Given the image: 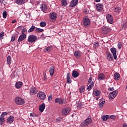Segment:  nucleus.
<instances>
[{
  "instance_id": "1",
  "label": "nucleus",
  "mask_w": 127,
  "mask_h": 127,
  "mask_svg": "<svg viewBox=\"0 0 127 127\" xmlns=\"http://www.w3.org/2000/svg\"><path fill=\"white\" fill-rule=\"evenodd\" d=\"M92 81L93 78H92V77H90L88 81V84L89 85L88 87H87L88 91H90L91 89H93V87H94L95 82Z\"/></svg>"
},
{
  "instance_id": "2",
  "label": "nucleus",
  "mask_w": 127,
  "mask_h": 127,
  "mask_svg": "<svg viewBox=\"0 0 127 127\" xmlns=\"http://www.w3.org/2000/svg\"><path fill=\"white\" fill-rule=\"evenodd\" d=\"M37 37L34 35H30L28 36L27 41L30 43H33L35 41H37Z\"/></svg>"
},
{
  "instance_id": "3",
  "label": "nucleus",
  "mask_w": 127,
  "mask_h": 127,
  "mask_svg": "<svg viewBox=\"0 0 127 127\" xmlns=\"http://www.w3.org/2000/svg\"><path fill=\"white\" fill-rule=\"evenodd\" d=\"M15 102L16 105H18L19 106L24 105L25 103L24 99L19 97H17L15 98Z\"/></svg>"
},
{
  "instance_id": "4",
  "label": "nucleus",
  "mask_w": 127,
  "mask_h": 127,
  "mask_svg": "<svg viewBox=\"0 0 127 127\" xmlns=\"http://www.w3.org/2000/svg\"><path fill=\"white\" fill-rule=\"evenodd\" d=\"M117 96H118V91L114 90L109 93L108 97L110 100H114Z\"/></svg>"
},
{
  "instance_id": "5",
  "label": "nucleus",
  "mask_w": 127,
  "mask_h": 127,
  "mask_svg": "<svg viewBox=\"0 0 127 127\" xmlns=\"http://www.w3.org/2000/svg\"><path fill=\"white\" fill-rule=\"evenodd\" d=\"M37 97L39 99H40V100H41L42 101H43L46 99V95L45 94V93L42 91L39 92L37 93Z\"/></svg>"
},
{
  "instance_id": "6",
  "label": "nucleus",
  "mask_w": 127,
  "mask_h": 127,
  "mask_svg": "<svg viewBox=\"0 0 127 127\" xmlns=\"http://www.w3.org/2000/svg\"><path fill=\"white\" fill-rule=\"evenodd\" d=\"M29 94L31 96H34V95H36L38 92L37 89L34 86H32L29 89Z\"/></svg>"
},
{
  "instance_id": "7",
  "label": "nucleus",
  "mask_w": 127,
  "mask_h": 127,
  "mask_svg": "<svg viewBox=\"0 0 127 127\" xmlns=\"http://www.w3.org/2000/svg\"><path fill=\"white\" fill-rule=\"evenodd\" d=\"M92 124V119L91 118H87L84 120L81 124V127H85V126H89Z\"/></svg>"
},
{
  "instance_id": "8",
  "label": "nucleus",
  "mask_w": 127,
  "mask_h": 127,
  "mask_svg": "<svg viewBox=\"0 0 127 127\" xmlns=\"http://www.w3.org/2000/svg\"><path fill=\"white\" fill-rule=\"evenodd\" d=\"M70 112H71V109L69 107H65L63 109L62 114L63 116H67Z\"/></svg>"
},
{
  "instance_id": "9",
  "label": "nucleus",
  "mask_w": 127,
  "mask_h": 127,
  "mask_svg": "<svg viewBox=\"0 0 127 127\" xmlns=\"http://www.w3.org/2000/svg\"><path fill=\"white\" fill-rule=\"evenodd\" d=\"M83 23L84 26H89L91 23V21H90L88 17H84L83 20Z\"/></svg>"
},
{
  "instance_id": "10",
  "label": "nucleus",
  "mask_w": 127,
  "mask_h": 127,
  "mask_svg": "<svg viewBox=\"0 0 127 127\" xmlns=\"http://www.w3.org/2000/svg\"><path fill=\"white\" fill-rule=\"evenodd\" d=\"M55 103L59 104V105H63V104H66V100L62 99L60 98H57L55 99Z\"/></svg>"
},
{
  "instance_id": "11",
  "label": "nucleus",
  "mask_w": 127,
  "mask_h": 127,
  "mask_svg": "<svg viewBox=\"0 0 127 127\" xmlns=\"http://www.w3.org/2000/svg\"><path fill=\"white\" fill-rule=\"evenodd\" d=\"M95 7L97 11H102L104 9V5L102 3H97L96 4Z\"/></svg>"
},
{
  "instance_id": "12",
  "label": "nucleus",
  "mask_w": 127,
  "mask_h": 127,
  "mask_svg": "<svg viewBox=\"0 0 127 127\" xmlns=\"http://www.w3.org/2000/svg\"><path fill=\"white\" fill-rule=\"evenodd\" d=\"M106 19L110 24H113L114 23V20H113V16L111 14H108L106 15Z\"/></svg>"
},
{
  "instance_id": "13",
  "label": "nucleus",
  "mask_w": 127,
  "mask_h": 127,
  "mask_svg": "<svg viewBox=\"0 0 127 127\" xmlns=\"http://www.w3.org/2000/svg\"><path fill=\"white\" fill-rule=\"evenodd\" d=\"M111 31V28L108 27H103L102 28V33L103 34H108Z\"/></svg>"
},
{
  "instance_id": "14",
  "label": "nucleus",
  "mask_w": 127,
  "mask_h": 127,
  "mask_svg": "<svg viewBox=\"0 0 127 127\" xmlns=\"http://www.w3.org/2000/svg\"><path fill=\"white\" fill-rule=\"evenodd\" d=\"M110 51L112 53L114 59H117V49L115 48H112L110 49Z\"/></svg>"
},
{
  "instance_id": "15",
  "label": "nucleus",
  "mask_w": 127,
  "mask_h": 127,
  "mask_svg": "<svg viewBox=\"0 0 127 127\" xmlns=\"http://www.w3.org/2000/svg\"><path fill=\"white\" fill-rule=\"evenodd\" d=\"M78 0H72L70 3L69 6L70 7H74L78 4Z\"/></svg>"
},
{
  "instance_id": "16",
  "label": "nucleus",
  "mask_w": 127,
  "mask_h": 127,
  "mask_svg": "<svg viewBox=\"0 0 127 127\" xmlns=\"http://www.w3.org/2000/svg\"><path fill=\"white\" fill-rule=\"evenodd\" d=\"M50 18L52 20H55L57 18V14L55 12H51L49 14Z\"/></svg>"
},
{
  "instance_id": "17",
  "label": "nucleus",
  "mask_w": 127,
  "mask_h": 127,
  "mask_svg": "<svg viewBox=\"0 0 127 127\" xmlns=\"http://www.w3.org/2000/svg\"><path fill=\"white\" fill-rule=\"evenodd\" d=\"M106 78V76L104 73H100L98 76V80L99 81H103V80H105Z\"/></svg>"
},
{
  "instance_id": "18",
  "label": "nucleus",
  "mask_w": 127,
  "mask_h": 127,
  "mask_svg": "<svg viewBox=\"0 0 127 127\" xmlns=\"http://www.w3.org/2000/svg\"><path fill=\"white\" fill-rule=\"evenodd\" d=\"M39 110L41 113L43 112L44 111V110H45V104L43 103L39 105Z\"/></svg>"
},
{
  "instance_id": "19",
  "label": "nucleus",
  "mask_w": 127,
  "mask_h": 127,
  "mask_svg": "<svg viewBox=\"0 0 127 127\" xmlns=\"http://www.w3.org/2000/svg\"><path fill=\"white\" fill-rule=\"evenodd\" d=\"M22 85H23L22 82H21L20 81H18V82H16V83L15 84V87L16 89H20V88H21V87H22Z\"/></svg>"
},
{
  "instance_id": "20",
  "label": "nucleus",
  "mask_w": 127,
  "mask_h": 127,
  "mask_svg": "<svg viewBox=\"0 0 127 127\" xmlns=\"http://www.w3.org/2000/svg\"><path fill=\"white\" fill-rule=\"evenodd\" d=\"M14 121V117L13 116H10L8 118L7 120V123L8 124H12Z\"/></svg>"
},
{
  "instance_id": "21",
  "label": "nucleus",
  "mask_w": 127,
  "mask_h": 127,
  "mask_svg": "<svg viewBox=\"0 0 127 127\" xmlns=\"http://www.w3.org/2000/svg\"><path fill=\"white\" fill-rule=\"evenodd\" d=\"M72 82V80H71V78L70 77V73H67L66 76V83L67 84H70Z\"/></svg>"
},
{
  "instance_id": "22",
  "label": "nucleus",
  "mask_w": 127,
  "mask_h": 127,
  "mask_svg": "<svg viewBox=\"0 0 127 127\" xmlns=\"http://www.w3.org/2000/svg\"><path fill=\"white\" fill-rule=\"evenodd\" d=\"M72 76L73 78H77L79 77V72L76 70H73L72 71Z\"/></svg>"
},
{
  "instance_id": "23",
  "label": "nucleus",
  "mask_w": 127,
  "mask_h": 127,
  "mask_svg": "<svg viewBox=\"0 0 127 127\" xmlns=\"http://www.w3.org/2000/svg\"><path fill=\"white\" fill-rule=\"evenodd\" d=\"M40 8L43 11H46L47 10V6L45 4H42Z\"/></svg>"
},
{
  "instance_id": "24",
  "label": "nucleus",
  "mask_w": 127,
  "mask_h": 127,
  "mask_svg": "<svg viewBox=\"0 0 127 127\" xmlns=\"http://www.w3.org/2000/svg\"><path fill=\"white\" fill-rule=\"evenodd\" d=\"M25 38H26V36H25V35L22 36L20 35L18 39V42H21V41H23V40H24Z\"/></svg>"
},
{
  "instance_id": "25",
  "label": "nucleus",
  "mask_w": 127,
  "mask_h": 127,
  "mask_svg": "<svg viewBox=\"0 0 127 127\" xmlns=\"http://www.w3.org/2000/svg\"><path fill=\"white\" fill-rule=\"evenodd\" d=\"M14 0L16 3H17V4H19V5L23 4V3L25 2V0Z\"/></svg>"
},
{
  "instance_id": "26",
  "label": "nucleus",
  "mask_w": 127,
  "mask_h": 127,
  "mask_svg": "<svg viewBox=\"0 0 127 127\" xmlns=\"http://www.w3.org/2000/svg\"><path fill=\"white\" fill-rule=\"evenodd\" d=\"M55 70V67H54V66L50 67V70H49L50 75L52 76V75H53V74H54Z\"/></svg>"
},
{
  "instance_id": "27",
  "label": "nucleus",
  "mask_w": 127,
  "mask_h": 127,
  "mask_svg": "<svg viewBox=\"0 0 127 127\" xmlns=\"http://www.w3.org/2000/svg\"><path fill=\"white\" fill-rule=\"evenodd\" d=\"M120 75L119 74V73L118 72H116L114 75V79L116 80V81H118V80H120Z\"/></svg>"
},
{
  "instance_id": "28",
  "label": "nucleus",
  "mask_w": 127,
  "mask_h": 127,
  "mask_svg": "<svg viewBox=\"0 0 127 127\" xmlns=\"http://www.w3.org/2000/svg\"><path fill=\"white\" fill-rule=\"evenodd\" d=\"M107 59L109 60V61H112V60H113V56L112 54H111V53H107Z\"/></svg>"
},
{
  "instance_id": "29",
  "label": "nucleus",
  "mask_w": 127,
  "mask_h": 127,
  "mask_svg": "<svg viewBox=\"0 0 127 127\" xmlns=\"http://www.w3.org/2000/svg\"><path fill=\"white\" fill-rule=\"evenodd\" d=\"M51 48H52V47H51V46H50L49 47L45 48L44 49V52H46L47 53H48V52H50V51L51 50Z\"/></svg>"
},
{
  "instance_id": "30",
  "label": "nucleus",
  "mask_w": 127,
  "mask_h": 127,
  "mask_svg": "<svg viewBox=\"0 0 127 127\" xmlns=\"http://www.w3.org/2000/svg\"><path fill=\"white\" fill-rule=\"evenodd\" d=\"M74 55L76 58H79L81 56V53L78 51H76L74 53Z\"/></svg>"
},
{
  "instance_id": "31",
  "label": "nucleus",
  "mask_w": 127,
  "mask_h": 127,
  "mask_svg": "<svg viewBox=\"0 0 127 127\" xmlns=\"http://www.w3.org/2000/svg\"><path fill=\"white\" fill-rule=\"evenodd\" d=\"M103 121H106L107 120H109L110 119V116L109 115H103L101 117Z\"/></svg>"
},
{
  "instance_id": "32",
  "label": "nucleus",
  "mask_w": 127,
  "mask_h": 127,
  "mask_svg": "<svg viewBox=\"0 0 127 127\" xmlns=\"http://www.w3.org/2000/svg\"><path fill=\"white\" fill-rule=\"evenodd\" d=\"M7 64H8V65L11 64V57H10V56H8L7 58Z\"/></svg>"
},
{
  "instance_id": "33",
  "label": "nucleus",
  "mask_w": 127,
  "mask_h": 127,
  "mask_svg": "<svg viewBox=\"0 0 127 127\" xmlns=\"http://www.w3.org/2000/svg\"><path fill=\"white\" fill-rule=\"evenodd\" d=\"M4 122H5V119L4 118L1 117L0 118V126H2L3 124H4Z\"/></svg>"
},
{
  "instance_id": "34",
  "label": "nucleus",
  "mask_w": 127,
  "mask_h": 127,
  "mask_svg": "<svg viewBox=\"0 0 127 127\" xmlns=\"http://www.w3.org/2000/svg\"><path fill=\"white\" fill-rule=\"evenodd\" d=\"M67 4H68V2H67V0H62V6H66Z\"/></svg>"
},
{
  "instance_id": "35",
  "label": "nucleus",
  "mask_w": 127,
  "mask_h": 127,
  "mask_svg": "<svg viewBox=\"0 0 127 127\" xmlns=\"http://www.w3.org/2000/svg\"><path fill=\"white\" fill-rule=\"evenodd\" d=\"M113 11L115 12H118V13H120L121 11V7H118L114 8Z\"/></svg>"
},
{
  "instance_id": "36",
  "label": "nucleus",
  "mask_w": 127,
  "mask_h": 127,
  "mask_svg": "<svg viewBox=\"0 0 127 127\" xmlns=\"http://www.w3.org/2000/svg\"><path fill=\"white\" fill-rule=\"evenodd\" d=\"M35 29V26L33 25L28 30V32H29V33H30V32H32V31H33Z\"/></svg>"
},
{
  "instance_id": "37",
  "label": "nucleus",
  "mask_w": 127,
  "mask_h": 127,
  "mask_svg": "<svg viewBox=\"0 0 127 127\" xmlns=\"http://www.w3.org/2000/svg\"><path fill=\"white\" fill-rule=\"evenodd\" d=\"M100 93H101V91H100L99 90H95L93 92V95H94V96H99V95H100Z\"/></svg>"
},
{
  "instance_id": "38",
  "label": "nucleus",
  "mask_w": 127,
  "mask_h": 127,
  "mask_svg": "<svg viewBox=\"0 0 127 127\" xmlns=\"http://www.w3.org/2000/svg\"><path fill=\"white\" fill-rule=\"evenodd\" d=\"M80 93H84L85 92V86H81L79 90Z\"/></svg>"
},
{
  "instance_id": "39",
  "label": "nucleus",
  "mask_w": 127,
  "mask_h": 127,
  "mask_svg": "<svg viewBox=\"0 0 127 127\" xmlns=\"http://www.w3.org/2000/svg\"><path fill=\"white\" fill-rule=\"evenodd\" d=\"M40 26H41V27H45V26H46V22L43 21L41 22Z\"/></svg>"
},
{
  "instance_id": "40",
  "label": "nucleus",
  "mask_w": 127,
  "mask_h": 127,
  "mask_svg": "<svg viewBox=\"0 0 127 127\" xmlns=\"http://www.w3.org/2000/svg\"><path fill=\"white\" fill-rule=\"evenodd\" d=\"M44 31V30L43 29H40L39 28H36L35 29L36 32H43Z\"/></svg>"
},
{
  "instance_id": "41",
  "label": "nucleus",
  "mask_w": 127,
  "mask_h": 127,
  "mask_svg": "<svg viewBox=\"0 0 127 127\" xmlns=\"http://www.w3.org/2000/svg\"><path fill=\"white\" fill-rule=\"evenodd\" d=\"M105 104V101H100L99 102V107L100 108H103V105Z\"/></svg>"
},
{
  "instance_id": "42",
  "label": "nucleus",
  "mask_w": 127,
  "mask_h": 127,
  "mask_svg": "<svg viewBox=\"0 0 127 127\" xmlns=\"http://www.w3.org/2000/svg\"><path fill=\"white\" fill-rule=\"evenodd\" d=\"M3 36H4V32H1V33H0V40L3 38Z\"/></svg>"
},
{
  "instance_id": "43",
  "label": "nucleus",
  "mask_w": 127,
  "mask_h": 127,
  "mask_svg": "<svg viewBox=\"0 0 127 127\" xmlns=\"http://www.w3.org/2000/svg\"><path fill=\"white\" fill-rule=\"evenodd\" d=\"M99 46H100V45H99V43L98 42H95L93 44V47H94L95 48H97L99 47Z\"/></svg>"
},
{
  "instance_id": "44",
  "label": "nucleus",
  "mask_w": 127,
  "mask_h": 127,
  "mask_svg": "<svg viewBox=\"0 0 127 127\" xmlns=\"http://www.w3.org/2000/svg\"><path fill=\"white\" fill-rule=\"evenodd\" d=\"M109 119H112V120H114V121H115V120L117 119V117L115 115H111L109 116Z\"/></svg>"
},
{
  "instance_id": "45",
  "label": "nucleus",
  "mask_w": 127,
  "mask_h": 127,
  "mask_svg": "<svg viewBox=\"0 0 127 127\" xmlns=\"http://www.w3.org/2000/svg\"><path fill=\"white\" fill-rule=\"evenodd\" d=\"M4 116H7V112H3L2 113L0 117L1 118H3Z\"/></svg>"
},
{
  "instance_id": "46",
  "label": "nucleus",
  "mask_w": 127,
  "mask_h": 127,
  "mask_svg": "<svg viewBox=\"0 0 127 127\" xmlns=\"http://www.w3.org/2000/svg\"><path fill=\"white\" fill-rule=\"evenodd\" d=\"M2 15H3V18H5L7 15V13H6V11H4L2 13Z\"/></svg>"
},
{
  "instance_id": "47",
  "label": "nucleus",
  "mask_w": 127,
  "mask_h": 127,
  "mask_svg": "<svg viewBox=\"0 0 127 127\" xmlns=\"http://www.w3.org/2000/svg\"><path fill=\"white\" fill-rule=\"evenodd\" d=\"M108 90L111 91V92H112V91H114L115 90V88L114 87H109L108 88Z\"/></svg>"
},
{
  "instance_id": "48",
  "label": "nucleus",
  "mask_w": 127,
  "mask_h": 127,
  "mask_svg": "<svg viewBox=\"0 0 127 127\" xmlns=\"http://www.w3.org/2000/svg\"><path fill=\"white\" fill-rule=\"evenodd\" d=\"M84 13H85V14H88V13H89V10H88V9H84Z\"/></svg>"
},
{
  "instance_id": "49",
  "label": "nucleus",
  "mask_w": 127,
  "mask_h": 127,
  "mask_svg": "<svg viewBox=\"0 0 127 127\" xmlns=\"http://www.w3.org/2000/svg\"><path fill=\"white\" fill-rule=\"evenodd\" d=\"M14 40H15V37H14V36H12L11 38V41L13 42V41H14Z\"/></svg>"
},
{
  "instance_id": "50",
  "label": "nucleus",
  "mask_w": 127,
  "mask_h": 127,
  "mask_svg": "<svg viewBox=\"0 0 127 127\" xmlns=\"http://www.w3.org/2000/svg\"><path fill=\"white\" fill-rule=\"evenodd\" d=\"M48 101H52V95H50L48 97Z\"/></svg>"
},
{
  "instance_id": "51",
  "label": "nucleus",
  "mask_w": 127,
  "mask_h": 127,
  "mask_svg": "<svg viewBox=\"0 0 127 127\" xmlns=\"http://www.w3.org/2000/svg\"><path fill=\"white\" fill-rule=\"evenodd\" d=\"M118 48L119 49H121L122 48V44L121 43L118 44Z\"/></svg>"
},
{
  "instance_id": "52",
  "label": "nucleus",
  "mask_w": 127,
  "mask_h": 127,
  "mask_svg": "<svg viewBox=\"0 0 127 127\" xmlns=\"http://www.w3.org/2000/svg\"><path fill=\"white\" fill-rule=\"evenodd\" d=\"M21 35H22L23 36H26V34H25V33H24V31H21Z\"/></svg>"
},
{
  "instance_id": "53",
  "label": "nucleus",
  "mask_w": 127,
  "mask_h": 127,
  "mask_svg": "<svg viewBox=\"0 0 127 127\" xmlns=\"http://www.w3.org/2000/svg\"><path fill=\"white\" fill-rule=\"evenodd\" d=\"M77 109H80L82 108V106L81 105L79 104L77 106Z\"/></svg>"
},
{
  "instance_id": "54",
  "label": "nucleus",
  "mask_w": 127,
  "mask_h": 127,
  "mask_svg": "<svg viewBox=\"0 0 127 127\" xmlns=\"http://www.w3.org/2000/svg\"><path fill=\"white\" fill-rule=\"evenodd\" d=\"M22 28H23V26H20L18 27V29H20V30H21L22 29Z\"/></svg>"
},
{
  "instance_id": "55",
  "label": "nucleus",
  "mask_w": 127,
  "mask_h": 127,
  "mask_svg": "<svg viewBox=\"0 0 127 127\" xmlns=\"http://www.w3.org/2000/svg\"><path fill=\"white\" fill-rule=\"evenodd\" d=\"M22 31H23L24 32H25L26 31H27V29H26V28H23L22 29Z\"/></svg>"
},
{
  "instance_id": "56",
  "label": "nucleus",
  "mask_w": 127,
  "mask_h": 127,
  "mask_svg": "<svg viewBox=\"0 0 127 127\" xmlns=\"http://www.w3.org/2000/svg\"><path fill=\"white\" fill-rule=\"evenodd\" d=\"M15 22H16V19H14L12 21V23H15Z\"/></svg>"
},
{
  "instance_id": "57",
  "label": "nucleus",
  "mask_w": 127,
  "mask_h": 127,
  "mask_svg": "<svg viewBox=\"0 0 127 127\" xmlns=\"http://www.w3.org/2000/svg\"><path fill=\"white\" fill-rule=\"evenodd\" d=\"M47 78V76H46V74H45L44 77V80H46Z\"/></svg>"
},
{
  "instance_id": "58",
  "label": "nucleus",
  "mask_w": 127,
  "mask_h": 127,
  "mask_svg": "<svg viewBox=\"0 0 127 127\" xmlns=\"http://www.w3.org/2000/svg\"><path fill=\"white\" fill-rule=\"evenodd\" d=\"M43 36H44V35H42L41 36V38H42V39H45V38H43Z\"/></svg>"
},
{
  "instance_id": "59",
  "label": "nucleus",
  "mask_w": 127,
  "mask_h": 127,
  "mask_svg": "<svg viewBox=\"0 0 127 127\" xmlns=\"http://www.w3.org/2000/svg\"><path fill=\"white\" fill-rule=\"evenodd\" d=\"M3 1H4V0H0V3H3Z\"/></svg>"
},
{
  "instance_id": "60",
  "label": "nucleus",
  "mask_w": 127,
  "mask_h": 127,
  "mask_svg": "<svg viewBox=\"0 0 127 127\" xmlns=\"http://www.w3.org/2000/svg\"><path fill=\"white\" fill-rule=\"evenodd\" d=\"M123 127H127V124H123Z\"/></svg>"
},
{
  "instance_id": "61",
  "label": "nucleus",
  "mask_w": 127,
  "mask_h": 127,
  "mask_svg": "<svg viewBox=\"0 0 127 127\" xmlns=\"http://www.w3.org/2000/svg\"><path fill=\"white\" fill-rule=\"evenodd\" d=\"M96 2H100L101 1V0H95Z\"/></svg>"
},
{
  "instance_id": "62",
  "label": "nucleus",
  "mask_w": 127,
  "mask_h": 127,
  "mask_svg": "<svg viewBox=\"0 0 127 127\" xmlns=\"http://www.w3.org/2000/svg\"><path fill=\"white\" fill-rule=\"evenodd\" d=\"M30 117H33V114L30 113Z\"/></svg>"
},
{
  "instance_id": "63",
  "label": "nucleus",
  "mask_w": 127,
  "mask_h": 127,
  "mask_svg": "<svg viewBox=\"0 0 127 127\" xmlns=\"http://www.w3.org/2000/svg\"><path fill=\"white\" fill-rule=\"evenodd\" d=\"M60 119H61V118H59L58 119H56V122H58V121H59V120H60Z\"/></svg>"
},
{
  "instance_id": "64",
  "label": "nucleus",
  "mask_w": 127,
  "mask_h": 127,
  "mask_svg": "<svg viewBox=\"0 0 127 127\" xmlns=\"http://www.w3.org/2000/svg\"><path fill=\"white\" fill-rule=\"evenodd\" d=\"M97 100H99V97L96 98Z\"/></svg>"
}]
</instances>
